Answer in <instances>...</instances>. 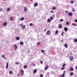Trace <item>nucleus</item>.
Wrapping results in <instances>:
<instances>
[{"mask_svg":"<svg viewBox=\"0 0 77 77\" xmlns=\"http://www.w3.org/2000/svg\"><path fill=\"white\" fill-rule=\"evenodd\" d=\"M20 72L22 75H24V71L23 69H21L20 71Z\"/></svg>","mask_w":77,"mask_h":77,"instance_id":"obj_1","label":"nucleus"},{"mask_svg":"<svg viewBox=\"0 0 77 77\" xmlns=\"http://www.w3.org/2000/svg\"><path fill=\"white\" fill-rule=\"evenodd\" d=\"M51 31L50 30L47 31L46 33V35H51Z\"/></svg>","mask_w":77,"mask_h":77,"instance_id":"obj_2","label":"nucleus"},{"mask_svg":"<svg viewBox=\"0 0 77 77\" xmlns=\"http://www.w3.org/2000/svg\"><path fill=\"white\" fill-rule=\"evenodd\" d=\"M7 24L8 22H5L3 24V25L4 26V27H5V26H7Z\"/></svg>","mask_w":77,"mask_h":77,"instance_id":"obj_3","label":"nucleus"},{"mask_svg":"<svg viewBox=\"0 0 77 77\" xmlns=\"http://www.w3.org/2000/svg\"><path fill=\"white\" fill-rule=\"evenodd\" d=\"M65 72H66V71H64L63 72V75H61V77H64L65 76L64 75L65 74Z\"/></svg>","mask_w":77,"mask_h":77,"instance_id":"obj_4","label":"nucleus"},{"mask_svg":"<svg viewBox=\"0 0 77 77\" xmlns=\"http://www.w3.org/2000/svg\"><path fill=\"white\" fill-rule=\"evenodd\" d=\"M70 59L71 60V61H72V60H73V59H74V57H73V56H70Z\"/></svg>","mask_w":77,"mask_h":77,"instance_id":"obj_5","label":"nucleus"},{"mask_svg":"<svg viewBox=\"0 0 77 77\" xmlns=\"http://www.w3.org/2000/svg\"><path fill=\"white\" fill-rule=\"evenodd\" d=\"M59 29H62V25L61 24H59Z\"/></svg>","mask_w":77,"mask_h":77,"instance_id":"obj_6","label":"nucleus"},{"mask_svg":"<svg viewBox=\"0 0 77 77\" xmlns=\"http://www.w3.org/2000/svg\"><path fill=\"white\" fill-rule=\"evenodd\" d=\"M48 68V66H46L45 68V71H46V70H47Z\"/></svg>","mask_w":77,"mask_h":77,"instance_id":"obj_7","label":"nucleus"},{"mask_svg":"<svg viewBox=\"0 0 77 77\" xmlns=\"http://www.w3.org/2000/svg\"><path fill=\"white\" fill-rule=\"evenodd\" d=\"M64 30L65 32H67L68 31V28L66 27H64Z\"/></svg>","mask_w":77,"mask_h":77,"instance_id":"obj_8","label":"nucleus"},{"mask_svg":"<svg viewBox=\"0 0 77 77\" xmlns=\"http://www.w3.org/2000/svg\"><path fill=\"white\" fill-rule=\"evenodd\" d=\"M24 17H22L20 19V21H23V20H24Z\"/></svg>","mask_w":77,"mask_h":77,"instance_id":"obj_9","label":"nucleus"},{"mask_svg":"<svg viewBox=\"0 0 77 77\" xmlns=\"http://www.w3.org/2000/svg\"><path fill=\"white\" fill-rule=\"evenodd\" d=\"M69 70V71H72L74 70V69H73V68H72V67H71L70 68Z\"/></svg>","mask_w":77,"mask_h":77,"instance_id":"obj_10","label":"nucleus"},{"mask_svg":"<svg viewBox=\"0 0 77 77\" xmlns=\"http://www.w3.org/2000/svg\"><path fill=\"white\" fill-rule=\"evenodd\" d=\"M24 12H26L27 10V8L26 7H24Z\"/></svg>","mask_w":77,"mask_h":77,"instance_id":"obj_11","label":"nucleus"},{"mask_svg":"<svg viewBox=\"0 0 77 77\" xmlns=\"http://www.w3.org/2000/svg\"><path fill=\"white\" fill-rule=\"evenodd\" d=\"M8 65H9V63H7L6 64V69H8Z\"/></svg>","mask_w":77,"mask_h":77,"instance_id":"obj_12","label":"nucleus"},{"mask_svg":"<svg viewBox=\"0 0 77 77\" xmlns=\"http://www.w3.org/2000/svg\"><path fill=\"white\" fill-rule=\"evenodd\" d=\"M38 4L37 3H36L34 4V7H36L38 6Z\"/></svg>","mask_w":77,"mask_h":77,"instance_id":"obj_13","label":"nucleus"},{"mask_svg":"<svg viewBox=\"0 0 77 77\" xmlns=\"http://www.w3.org/2000/svg\"><path fill=\"white\" fill-rule=\"evenodd\" d=\"M64 47L66 48H68V45L66 44H65L64 45Z\"/></svg>","mask_w":77,"mask_h":77,"instance_id":"obj_14","label":"nucleus"},{"mask_svg":"<svg viewBox=\"0 0 77 77\" xmlns=\"http://www.w3.org/2000/svg\"><path fill=\"white\" fill-rule=\"evenodd\" d=\"M72 13H69V16L70 17H71V16H72Z\"/></svg>","mask_w":77,"mask_h":77,"instance_id":"obj_15","label":"nucleus"},{"mask_svg":"<svg viewBox=\"0 0 77 77\" xmlns=\"http://www.w3.org/2000/svg\"><path fill=\"white\" fill-rule=\"evenodd\" d=\"M14 46L15 48V50H16L17 49V46L16 45H14Z\"/></svg>","mask_w":77,"mask_h":77,"instance_id":"obj_16","label":"nucleus"},{"mask_svg":"<svg viewBox=\"0 0 77 77\" xmlns=\"http://www.w3.org/2000/svg\"><path fill=\"white\" fill-rule=\"evenodd\" d=\"M16 40H17V41H18L19 40H20V38L18 37H17L16 38Z\"/></svg>","mask_w":77,"mask_h":77,"instance_id":"obj_17","label":"nucleus"},{"mask_svg":"<svg viewBox=\"0 0 77 77\" xmlns=\"http://www.w3.org/2000/svg\"><path fill=\"white\" fill-rule=\"evenodd\" d=\"M33 72L34 74L36 73V69H34L33 71Z\"/></svg>","mask_w":77,"mask_h":77,"instance_id":"obj_18","label":"nucleus"},{"mask_svg":"<svg viewBox=\"0 0 77 77\" xmlns=\"http://www.w3.org/2000/svg\"><path fill=\"white\" fill-rule=\"evenodd\" d=\"M20 44L21 45H23L24 44L23 43V42H20Z\"/></svg>","mask_w":77,"mask_h":77,"instance_id":"obj_19","label":"nucleus"},{"mask_svg":"<svg viewBox=\"0 0 77 77\" xmlns=\"http://www.w3.org/2000/svg\"><path fill=\"white\" fill-rule=\"evenodd\" d=\"M27 68V65H24L23 67V68L26 69V68Z\"/></svg>","mask_w":77,"mask_h":77,"instance_id":"obj_20","label":"nucleus"},{"mask_svg":"<svg viewBox=\"0 0 77 77\" xmlns=\"http://www.w3.org/2000/svg\"><path fill=\"white\" fill-rule=\"evenodd\" d=\"M48 22H49V23H50L51 22V20L50 19H49L48 20Z\"/></svg>","mask_w":77,"mask_h":77,"instance_id":"obj_21","label":"nucleus"},{"mask_svg":"<svg viewBox=\"0 0 77 77\" xmlns=\"http://www.w3.org/2000/svg\"><path fill=\"white\" fill-rule=\"evenodd\" d=\"M59 33V31H58V30H56L55 31V34H57V33Z\"/></svg>","mask_w":77,"mask_h":77,"instance_id":"obj_22","label":"nucleus"},{"mask_svg":"<svg viewBox=\"0 0 77 77\" xmlns=\"http://www.w3.org/2000/svg\"><path fill=\"white\" fill-rule=\"evenodd\" d=\"M74 42H77V39H74Z\"/></svg>","mask_w":77,"mask_h":77,"instance_id":"obj_23","label":"nucleus"},{"mask_svg":"<svg viewBox=\"0 0 77 77\" xmlns=\"http://www.w3.org/2000/svg\"><path fill=\"white\" fill-rule=\"evenodd\" d=\"M25 27H26V26L24 25H23L22 27V29H25Z\"/></svg>","mask_w":77,"mask_h":77,"instance_id":"obj_24","label":"nucleus"},{"mask_svg":"<svg viewBox=\"0 0 77 77\" xmlns=\"http://www.w3.org/2000/svg\"><path fill=\"white\" fill-rule=\"evenodd\" d=\"M10 18V20H11V21H13V18L12 17H11Z\"/></svg>","mask_w":77,"mask_h":77,"instance_id":"obj_25","label":"nucleus"},{"mask_svg":"<svg viewBox=\"0 0 77 77\" xmlns=\"http://www.w3.org/2000/svg\"><path fill=\"white\" fill-rule=\"evenodd\" d=\"M70 75L71 76H72V75H74V73H73V72H71L70 73Z\"/></svg>","mask_w":77,"mask_h":77,"instance_id":"obj_26","label":"nucleus"},{"mask_svg":"<svg viewBox=\"0 0 77 77\" xmlns=\"http://www.w3.org/2000/svg\"><path fill=\"white\" fill-rule=\"evenodd\" d=\"M50 18L51 20H53V17L51 16L50 17Z\"/></svg>","mask_w":77,"mask_h":77,"instance_id":"obj_27","label":"nucleus"},{"mask_svg":"<svg viewBox=\"0 0 77 77\" xmlns=\"http://www.w3.org/2000/svg\"><path fill=\"white\" fill-rule=\"evenodd\" d=\"M52 9L53 10H55V9H56V8H55L54 7H53L52 8Z\"/></svg>","mask_w":77,"mask_h":77,"instance_id":"obj_28","label":"nucleus"},{"mask_svg":"<svg viewBox=\"0 0 77 77\" xmlns=\"http://www.w3.org/2000/svg\"><path fill=\"white\" fill-rule=\"evenodd\" d=\"M15 64H16V65H18V64H20V63H19V62H16L15 63Z\"/></svg>","mask_w":77,"mask_h":77,"instance_id":"obj_29","label":"nucleus"},{"mask_svg":"<svg viewBox=\"0 0 77 77\" xmlns=\"http://www.w3.org/2000/svg\"><path fill=\"white\" fill-rule=\"evenodd\" d=\"M66 25H69V22H67L66 23Z\"/></svg>","mask_w":77,"mask_h":77,"instance_id":"obj_30","label":"nucleus"},{"mask_svg":"<svg viewBox=\"0 0 77 77\" xmlns=\"http://www.w3.org/2000/svg\"><path fill=\"white\" fill-rule=\"evenodd\" d=\"M37 45H39V44H40V42H37Z\"/></svg>","mask_w":77,"mask_h":77,"instance_id":"obj_31","label":"nucleus"},{"mask_svg":"<svg viewBox=\"0 0 77 77\" xmlns=\"http://www.w3.org/2000/svg\"><path fill=\"white\" fill-rule=\"evenodd\" d=\"M29 26H33V24H32V23H30L29 24Z\"/></svg>","mask_w":77,"mask_h":77,"instance_id":"obj_32","label":"nucleus"},{"mask_svg":"<svg viewBox=\"0 0 77 77\" xmlns=\"http://www.w3.org/2000/svg\"><path fill=\"white\" fill-rule=\"evenodd\" d=\"M63 33H64V32H63L61 33V35L62 36H63Z\"/></svg>","mask_w":77,"mask_h":77,"instance_id":"obj_33","label":"nucleus"},{"mask_svg":"<svg viewBox=\"0 0 77 77\" xmlns=\"http://www.w3.org/2000/svg\"><path fill=\"white\" fill-rule=\"evenodd\" d=\"M7 11H9V10H10V8H8L7 9Z\"/></svg>","mask_w":77,"mask_h":77,"instance_id":"obj_34","label":"nucleus"},{"mask_svg":"<svg viewBox=\"0 0 77 77\" xmlns=\"http://www.w3.org/2000/svg\"><path fill=\"white\" fill-rule=\"evenodd\" d=\"M65 69V67H62V68H61V70H63V69Z\"/></svg>","mask_w":77,"mask_h":77,"instance_id":"obj_35","label":"nucleus"},{"mask_svg":"<svg viewBox=\"0 0 77 77\" xmlns=\"http://www.w3.org/2000/svg\"><path fill=\"white\" fill-rule=\"evenodd\" d=\"M44 51H45L44 50V51L43 50H41V52H42V53H44Z\"/></svg>","mask_w":77,"mask_h":77,"instance_id":"obj_36","label":"nucleus"},{"mask_svg":"<svg viewBox=\"0 0 77 77\" xmlns=\"http://www.w3.org/2000/svg\"><path fill=\"white\" fill-rule=\"evenodd\" d=\"M72 26H77V25H76L74 23L72 24Z\"/></svg>","mask_w":77,"mask_h":77,"instance_id":"obj_37","label":"nucleus"},{"mask_svg":"<svg viewBox=\"0 0 77 77\" xmlns=\"http://www.w3.org/2000/svg\"><path fill=\"white\" fill-rule=\"evenodd\" d=\"M75 8H73L72 9L73 12H74V11H75Z\"/></svg>","mask_w":77,"mask_h":77,"instance_id":"obj_38","label":"nucleus"},{"mask_svg":"<svg viewBox=\"0 0 77 77\" xmlns=\"http://www.w3.org/2000/svg\"><path fill=\"white\" fill-rule=\"evenodd\" d=\"M2 58L3 59L4 58V57H5V55H2Z\"/></svg>","mask_w":77,"mask_h":77,"instance_id":"obj_39","label":"nucleus"},{"mask_svg":"<svg viewBox=\"0 0 77 77\" xmlns=\"http://www.w3.org/2000/svg\"><path fill=\"white\" fill-rule=\"evenodd\" d=\"M74 3V2H73L72 1H71L70 3H71V4L73 3Z\"/></svg>","mask_w":77,"mask_h":77,"instance_id":"obj_40","label":"nucleus"},{"mask_svg":"<svg viewBox=\"0 0 77 77\" xmlns=\"http://www.w3.org/2000/svg\"><path fill=\"white\" fill-rule=\"evenodd\" d=\"M65 66V63H63V65L62 66H63V67Z\"/></svg>","mask_w":77,"mask_h":77,"instance_id":"obj_41","label":"nucleus"},{"mask_svg":"<svg viewBox=\"0 0 77 77\" xmlns=\"http://www.w3.org/2000/svg\"><path fill=\"white\" fill-rule=\"evenodd\" d=\"M12 73V71H10L9 72V74H11Z\"/></svg>","mask_w":77,"mask_h":77,"instance_id":"obj_42","label":"nucleus"},{"mask_svg":"<svg viewBox=\"0 0 77 77\" xmlns=\"http://www.w3.org/2000/svg\"><path fill=\"white\" fill-rule=\"evenodd\" d=\"M40 77H43V75L42 74H41L40 75Z\"/></svg>","mask_w":77,"mask_h":77,"instance_id":"obj_43","label":"nucleus"},{"mask_svg":"<svg viewBox=\"0 0 77 77\" xmlns=\"http://www.w3.org/2000/svg\"><path fill=\"white\" fill-rule=\"evenodd\" d=\"M40 63L41 64H42V63H43V61H41L40 62Z\"/></svg>","mask_w":77,"mask_h":77,"instance_id":"obj_44","label":"nucleus"},{"mask_svg":"<svg viewBox=\"0 0 77 77\" xmlns=\"http://www.w3.org/2000/svg\"><path fill=\"white\" fill-rule=\"evenodd\" d=\"M51 12L52 14H53V13H54V12H53V11H51Z\"/></svg>","mask_w":77,"mask_h":77,"instance_id":"obj_45","label":"nucleus"},{"mask_svg":"<svg viewBox=\"0 0 77 77\" xmlns=\"http://www.w3.org/2000/svg\"><path fill=\"white\" fill-rule=\"evenodd\" d=\"M63 21V19H61L60 20V21H61V22H62V21Z\"/></svg>","mask_w":77,"mask_h":77,"instance_id":"obj_46","label":"nucleus"},{"mask_svg":"<svg viewBox=\"0 0 77 77\" xmlns=\"http://www.w3.org/2000/svg\"><path fill=\"white\" fill-rule=\"evenodd\" d=\"M65 12H66L67 13H68V11H66Z\"/></svg>","mask_w":77,"mask_h":77,"instance_id":"obj_47","label":"nucleus"},{"mask_svg":"<svg viewBox=\"0 0 77 77\" xmlns=\"http://www.w3.org/2000/svg\"><path fill=\"white\" fill-rule=\"evenodd\" d=\"M47 75H49V72L47 73Z\"/></svg>","mask_w":77,"mask_h":77,"instance_id":"obj_48","label":"nucleus"},{"mask_svg":"<svg viewBox=\"0 0 77 77\" xmlns=\"http://www.w3.org/2000/svg\"><path fill=\"white\" fill-rule=\"evenodd\" d=\"M22 24H20V26H22Z\"/></svg>","mask_w":77,"mask_h":77,"instance_id":"obj_49","label":"nucleus"},{"mask_svg":"<svg viewBox=\"0 0 77 77\" xmlns=\"http://www.w3.org/2000/svg\"><path fill=\"white\" fill-rule=\"evenodd\" d=\"M70 55H72V53H70Z\"/></svg>","mask_w":77,"mask_h":77,"instance_id":"obj_50","label":"nucleus"},{"mask_svg":"<svg viewBox=\"0 0 77 77\" xmlns=\"http://www.w3.org/2000/svg\"><path fill=\"white\" fill-rule=\"evenodd\" d=\"M46 30H47V29H45L44 31H45V32H46Z\"/></svg>","mask_w":77,"mask_h":77,"instance_id":"obj_51","label":"nucleus"},{"mask_svg":"<svg viewBox=\"0 0 77 77\" xmlns=\"http://www.w3.org/2000/svg\"><path fill=\"white\" fill-rule=\"evenodd\" d=\"M43 54H45V52H43Z\"/></svg>","mask_w":77,"mask_h":77,"instance_id":"obj_52","label":"nucleus"},{"mask_svg":"<svg viewBox=\"0 0 77 77\" xmlns=\"http://www.w3.org/2000/svg\"><path fill=\"white\" fill-rule=\"evenodd\" d=\"M0 11H2V8H1V9H0Z\"/></svg>","mask_w":77,"mask_h":77,"instance_id":"obj_53","label":"nucleus"},{"mask_svg":"<svg viewBox=\"0 0 77 77\" xmlns=\"http://www.w3.org/2000/svg\"><path fill=\"white\" fill-rule=\"evenodd\" d=\"M76 69H77V66L76 67Z\"/></svg>","mask_w":77,"mask_h":77,"instance_id":"obj_54","label":"nucleus"},{"mask_svg":"<svg viewBox=\"0 0 77 77\" xmlns=\"http://www.w3.org/2000/svg\"><path fill=\"white\" fill-rule=\"evenodd\" d=\"M53 17H54V15H53Z\"/></svg>","mask_w":77,"mask_h":77,"instance_id":"obj_55","label":"nucleus"},{"mask_svg":"<svg viewBox=\"0 0 77 77\" xmlns=\"http://www.w3.org/2000/svg\"><path fill=\"white\" fill-rule=\"evenodd\" d=\"M19 75H19V74H18V75H17V76H19Z\"/></svg>","mask_w":77,"mask_h":77,"instance_id":"obj_56","label":"nucleus"},{"mask_svg":"<svg viewBox=\"0 0 77 77\" xmlns=\"http://www.w3.org/2000/svg\"><path fill=\"white\" fill-rule=\"evenodd\" d=\"M62 41H63V39H62L61 41V42H62Z\"/></svg>","mask_w":77,"mask_h":77,"instance_id":"obj_57","label":"nucleus"},{"mask_svg":"<svg viewBox=\"0 0 77 77\" xmlns=\"http://www.w3.org/2000/svg\"><path fill=\"white\" fill-rule=\"evenodd\" d=\"M35 64H34V66H35Z\"/></svg>","mask_w":77,"mask_h":77,"instance_id":"obj_58","label":"nucleus"},{"mask_svg":"<svg viewBox=\"0 0 77 77\" xmlns=\"http://www.w3.org/2000/svg\"><path fill=\"white\" fill-rule=\"evenodd\" d=\"M31 2H33V0H31Z\"/></svg>","mask_w":77,"mask_h":77,"instance_id":"obj_59","label":"nucleus"},{"mask_svg":"<svg viewBox=\"0 0 77 77\" xmlns=\"http://www.w3.org/2000/svg\"><path fill=\"white\" fill-rule=\"evenodd\" d=\"M5 59H6V57H5Z\"/></svg>","mask_w":77,"mask_h":77,"instance_id":"obj_60","label":"nucleus"},{"mask_svg":"<svg viewBox=\"0 0 77 77\" xmlns=\"http://www.w3.org/2000/svg\"><path fill=\"white\" fill-rule=\"evenodd\" d=\"M4 0V1H6V0Z\"/></svg>","mask_w":77,"mask_h":77,"instance_id":"obj_61","label":"nucleus"},{"mask_svg":"<svg viewBox=\"0 0 77 77\" xmlns=\"http://www.w3.org/2000/svg\"><path fill=\"white\" fill-rule=\"evenodd\" d=\"M75 77H76V76H77L76 75H75Z\"/></svg>","mask_w":77,"mask_h":77,"instance_id":"obj_62","label":"nucleus"}]
</instances>
